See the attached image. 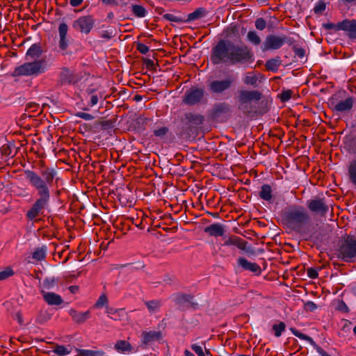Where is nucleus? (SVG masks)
<instances>
[{"instance_id":"obj_1","label":"nucleus","mask_w":356,"mask_h":356,"mask_svg":"<svg viewBox=\"0 0 356 356\" xmlns=\"http://www.w3.org/2000/svg\"><path fill=\"white\" fill-rule=\"evenodd\" d=\"M24 174L29 184L37 191L38 198L27 211L26 217L33 220L47 208L50 200L49 187L52 186L56 172L52 168H46L41 172L42 177L31 170H24Z\"/></svg>"},{"instance_id":"obj_2","label":"nucleus","mask_w":356,"mask_h":356,"mask_svg":"<svg viewBox=\"0 0 356 356\" xmlns=\"http://www.w3.org/2000/svg\"><path fill=\"white\" fill-rule=\"evenodd\" d=\"M253 60L254 54L247 45H238L229 40H220L211 51L213 65H244Z\"/></svg>"},{"instance_id":"obj_3","label":"nucleus","mask_w":356,"mask_h":356,"mask_svg":"<svg viewBox=\"0 0 356 356\" xmlns=\"http://www.w3.org/2000/svg\"><path fill=\"white\" fill-rule=\"evenodd\" d=\"M282 222L291 230L300 234L306 241L316 238L311 225V216L307 209L301 205L286 207L281 213Z\"/></svg>"},{"instance_id":"obj_4","label":"nucleus","mask_w":356,"mask_h":356,"mask_svg":"<svg viewBox=\"0 0 356 356\" xmlns=\"http://www.w3.org/2000/svg\"><path fill=\"white\" fill-rule=\"evenodd\" d=\"M44 51L40 43L33 44L27 50L25 58L26 60H33L32 62H26L17 67L13 75L14 76H38L45 72L46 61L44 59H38Z\"/></svg>"},{"instance_id":"obj_5","label":"nucleus","mask_w":356,"mask_h":356,"mask_svg":"<svg viewBox=\"0 0 356 356\" xmlns=\"http://www.w3.org/2000/svg\"><path fill=\"white\" fill-rule=\"evenodd\" d=\"M338 257L345 262H353L356 259V236L346 235L339 243Z\"/></svg>"},{"instance_id":"obj_6","label":"nucleus","mask_w":356,"mask_h":356,"mask_svg":"<svg viewBox=\"0 0 356 356\" xmlns=\"http://www.w3.org/2000/svg\"><path fill=\"white\" fill-rule=\"evenodd\" d=\"M296 40L284 34L275 35L269 34L266 35L264 41L261 44V50L263 52L268 51L277 50L280 49L284 44L292 45Z\"/></svg>"},{"instance_id":"obj_7","label":"nucleus","mask_w":356,"mask_h":356,"mask_svg":"<svg viewBox=\"0 0 356 356\" xmlns=\"http://www.w3.org/2000/svg\"><path fill=\"white\" fill-rule=\"evenodd\" d=\"M262 93L258 90H239L238 95V108L245 115L253 111L251 102H259L262 98Z\"/></svg>"},{"instance_id":"obj_8","label":"nucleus","mask_w":356,"mask_h":356,"mask_svg":"<svg viewBox=\"0 0 356 356\" xmlns=\"http://www.w3.org/2000/svg\"><path fill=\"white\" fill-rule=\"evenodd\" d=\"M305 205L313 215L321 218L326 216L330 208L325 197L319 196L307 200Z\"/></svg>"},{"instance_id":"obj_9","label":"nucleus","mask_w":356,"mask_h":356,"mask_svg":"<svg viewBox=\"0 0 356 356\" xmlns=\"http://www.w3.org/2000/svg\"><path fill=\"white\" fill-rule=\"evenodd\" d=\"M176 134L185 139L195 138L198 134V129L191 124L183 115L180 122L177 123L175 129Z\"/></svg>"},{"instance_id":"obj_10","label":"nucleus","mask_w":356,"mask_h":356,"mask_svg":"<svg viewBox=\"0 0 356 356\" xmlns=\"http://www.w3.org/2000/svg\"><path fill=\"white\" fill-rule=\"evenodd\" d=\"M231 106L226 102L215 104L211 112V118L218 122H225L230 117Z\"/></svg>"},{"instance_id":"obj_11","label":"nucleus","mask_w":356,"mask_h":356,"mask_svg":"<svg viewBox=\"0 0 356 356\" xmlns=\"http://www.w3.org/2000/svg\"><path fill=\"white\" fill-rule=\"evenodd\" d=\"M194 296L191 294L177 293L173 296V302L180 310L188 309H197L198 304L193 301Z\"/></svg>"},{"instance_id":"obj_12","label":"nucleus","mask_w":356,"mask_h":356,"mask_svg":"<svg viewBox=\"0 0 356 356\" xmlns=\"http://www.w3.org/2000/svg\"><path fill=\"white\" fill-rule=\"evenodd\" d=\"M81 79V76L76 72L70 70L67 67H63L58 74L57 86L74 85Z\"/></svg>"},{"instance_id":"obj_13","label":"nucleus","mask_w":356,"mask_h":356,"mask_svg":"<svg viewBox=\"0 0 356 356\" xmlns=\"http://www.w3.org/2000/svg\"><path fill=\"white\" fill-rule=\"evenodd\" d=\"M95 20L92 15H86L79 17L74 21L72 27L86 35L88 34L95 25Z\"/></svg>"},{"instance_id":"obj_14","label":"nucleus","mask_w":356,"mask_h":356,"mask_svg":"<svg viewBox=\"0 0 356 356\" xmlns=\"http://www.w3.org/2000/svg\"><path fill=\"white\" fill-rule=\"evenodd\" d=\"M204 95V89L191 87L186 91L183 97V102L190 106L197 104L201 102Z\"/></svg>"},{"instance_id":"obj_15","label":"nucleus","mask_w":356,"mask_h":356,"mask_svg":"<svg viewBox=\"0 0 356 356\" xmlns=\"http://www.w3.org/2000/svg\"><path fill=\"white\" fill-rule=\"evenodd\" d=\"M234 82V79L229 77L224 80H215L209 85V89L212 93H222L229 89Z\"/></svg>"},{"instance_id":"obj_16","label":"nucleus","mask_w":356,"mask_h":356,"mask_svg":"<svg viewBox=\"0 0 356 356\" xmlns=\"http://www.w3.org/2000/svg\"><path fill=\"white\" fill-rule=\"evenodd\" d=\"M142 346L146 347L154 341H159L163 339V333L161 330L143 331L141 333Z\"/></svg>"},{"instance_id":"obj_17","label":"nucleus","mask_w":356,"mask_h":356,"mask_svg":"<svg viewBox=\"0 0 356 356\" xmlns=\"http://www.w3.org/2000/svg\"><path fill=\"white\" fill-rule=\"evenodd\" d=\"M68 26L66 23H60L58 26L59 42L58 47L60 50L65 51L68 47L69 40L67 38Z\"/></svg>"},{"instance_id":"obj_18","label":"nucleus","mask_w":356,"mask_h":356,"mask_svg":"<svg viewBox=\"0 0 356 356\" xmlns=\"http://www.w3.org/2000/svg\"><path fill=\"white\" fill-rule=\"evenodd\" d=\"M237 262L238 266L244 270L254 273L257 275L261 273V268L257 263L250 262L244 257H239Z\"/></svg>"},{"instance_id":"obj_19","label":"nucleus","mask_w":356,"mask_h":356,"mask_svg":"<svg viewBox=\"0 0 356 356\" xmlns=\"http://www.w3.org/2000/svg\"><path fill=\"white\" fill-rule=\"evenodd\" d=\"M341 28L343 29V31L346 32L349 39H356V19H343V24H341Z\"/></svg>"},{"instance_id":"obj_20","label":"nucleus","mask_w":356,"mask_h":356,"mask_svg":"<svg viewBox=\"0 0 356 356\" xmlns=\"http://www.w3.org/2000/svg\"><path fill=\"white\" fill-rule=\"evenodd\" d=\"M354 102L355 98L353 97H349L343 101L337 102L334 105L333 109L335 111L340 113L350 111L353 107Z\"/></svg>"},{"instance_id":"obj_21","label":"nucleus","mask_w":356,"mask_h":356,"mask_svg":"<svg viewBox=\"0 0 356 356\" xmlns=\"http://www.w3.org/2000/svg\"><path fill=\"white\" fill-rule=\"evenodd\" d=\"M247 243L246 241L237 236L232 235L227 238H225L222 245L225 246L234 245L240 250H245Z\"/></svg>"},{"instance_id":"obj_22","label":"nucleus","mask_w":356,"mask_h":356,"mask_svg":"<svg viewBox=\"0 0 356 356\" xmlns=\"http://www.w3.org/2000/svg\"><path fill=\"white\" fill-rule=\"evenodd\" d=\"M69 314L71 316L73 321L77 324H82L88 321L90 317V311L85 312H79L74 309H71L69 311Z\"/></svg>"},{"instance_id":"obj_23","label":"nucleus","mask_w":356,"mask_h":356,"mask_svg":"<svg viewBox=\"0 0 356 356\" xmlns=\"http://www.w3.org/2000/svg\"><path fill=\"white\" fill-rule=\"evenodd\" d=\"M116 120L115 118L109 120H104L102 118L94 123L93 127L97 129L101 127L102 130L111 131L114 128Z\"/></svg>"},{"instance_id":"obj_24","label":"nucleus","mask_w":356,"mask_h":356,"mask_svg":"<svg viewBox=\"0 0 356 356\" xmlns=\"http://www.w3.org/2000/svg\"><path fill=\"white\" fill-rule=\"evenodd\" d=\"M184 116L186 118L188 122L195 126V128L197 129L198 127L202 125L204 122V117L200 114L188 112L184 113Z\"/></svg>"},{"instance_id":"obj_25","label":"nucleus","mask_w":356,"mask_h":356,"mask_svg":"<svg viewBox=\"0 0 356 356\" xmlns=\"http://www.w3.org/2000/svg\"><path fill=\"white\" fill-rule=\"evenodd\" d=\"M259 196L263 200L271 203L273 200V195L272 188L269 184H263L261 187V191L259 193Z\"/></svg>"},{"instance_id":"obj_26","label":"nucleus","mask_w":356,"mask_h":356,"mask_svg":"<svg viewBox=\"0 0 356 356\" xmlns=\"http://www.w3.org/2000/svg\"><path fill=\"white\" fill-rule=\"evenodd\" d=\"M204 232L213 236H222L225 233V229L222 225L213 223L206 227Z\"/></svg>"},{"instance_id":"obj_27","label":"nucleus","mask_w":356,"mask_h":356,"mask_svg":"<svg viewBox=\"0 0 356 356\" xmlns=\"http://www.w3.org/2000/svg\"><path fill=\"white\" fill-rule=\"evenodd\" d=\"M43 298L49 305H60L63 302L60 296L53 292L44 293L43 294Z\"/></svg>"},{"instance_id":"obj_28","label":"nucleus","mask_w":356,"mask_h":356,"mask_svg":"<svg viewBox=\"0 0 356 356\" xmlns=\"http://www.w3.org/2000/svg\"><path fill=\"white\" fill-rule=\"evenodd\" d=\"M160 124H163V122L161 121H158L152 131L154 136L162 140L166 137L168 134L170 132V129L168 127Z\"/></svg>"},{"instance_id":"obj_29","label":"nucleus","mask_w":356,"mask_h":356,"mask_svg":"<svg viewBox=\"0 0 356 356\" xmlns=\"http://www.w3.org/2000/svg\"><path fill=\"white\" fill-rule=\"evenodd\" d=\"M207 13L204 8H198L195 11L189 13L187 17H185V23L191 22L204 17Z\"/></svg>"},{"instance_id":"obj_30","label":"nucleus","mask_w":356,"mask_h":356,"mask_svg":"<svg viewBox=\"0 0 356 356\" xmlns=\"http://www.w3.org/2000/svg\"><path fill=\"white\" fill-rule=\"evenodd\" d=\"M148 312L151 314L159 312L163 303L161 300H151L144 302Z\"/></svg>"},{"instance_id":"obj_31","label":"nucleus","mask_w":356,"mask_h":356,"mask_svg":"<svg viewBox=\"0 0 356 356\" xmlns=\"http://www.w3.org/2000/svg\"><path fill=\"white\" fill-rule=\"evenodd\" d=\"M344 144L348 153L356 155V134L353 136H346Z\"/></svg>"},{"instance_id":"obj_32","label":"nucleus","mask_w":356,"mask_h":356,"mask_svg":"<svg viewBox=\"0 0 356 356\" xmlns=\"http://www.w3.org/2000/svg\"><path fill=\"white\" fill-rule=\"evenodd\" d=\"M281 64L282 60L280 57L277 56L274 58L268 60L265 64V67L268 71L277 72Z\"/></svg>"},{"instance_id":"obj_33","label":"nucleus","mask_w":356,"mask_h":356,"mask_svg":"<svg viewBox=\"0 0 356 356\" xmlns=\"http://www.w3.org/2000/svg\"><path fill=\"white\" fill-rule=\"evenodd\" d=\"M348 175L350 182L356 188V159L349 163Z\"/></svg>"},{"instance_id":"obj_34","label":"nucleus","mask_w":356,"mask_h":356,"mask_svg":"<svg viewBox=\"0 0 356 356\" xmlns=\"http://www.w3.org/2000/svg\"><path fill=\"white\" fill-rule=\"evenodd\" d=\"M115 349L118 352H131L132 350L131 344L125 340H118L114 346Z\"/></svg>"},{"instance_id":"obj_35","label":"nucleus","mask_w":356,"mask_h":356,"mask_svg":"<svg viewBox=\"0 0 356 356\" xmlns=\"http://www.w3.org/2000/svg\"><path fill=\"white\" fill-rule=\"evenodd\" d=\"M131 11L135 17L138 18L145 17L147 14L146 8L138 4H131Z\"/></svg>"},{"instance_id":"obj_36","label":"nucleus","mask_w":356,"mask_h":356,"mask_svg":"<svg viewBox=\"0 0 356 356\" xmlns=\"http://www.w3.org/2000/svg\"><path fill=\"white\" fill-rule=\"evenodd\" d=\"M77 356H104V352L102 350H92L75 348Z\"/></svg>"},{"instance_id":"obj_37","label":"nucleus","mask_w":356,"mask_h":356,"mask_svg":"<svg viewBox=\"0 0 356 356\" xmlns=\"http://www.w3.org/2000/svg\"><path fill=\"white\" fill-rule=\"evenodd\" d=\"M51 318V314L47 310L41 309L38 312L36 318L35 323L37 324L43 325Z\"/></svg>"},{"instance_id":"obj_38","label":"nucleus","mask_w":356,"mask_h":356,"mask_svg":"<svg viewBox=\"0 0 356 356\" xmlns=\"http://www.w3.org/2000/svg\"><path fill=\"white\" fill-rule=\"evenodd\" d=\"M247 40L253 45L258 46L261 44V40L259 35L254 31H250L247 34Z\"/></svg>"},{"instance_id":"obj_39","label":"nucleus","mask_w":356,"mask_h":356,"mask_svg":"<svg viewBox=\"0 0 356 356\" xmlns=\"http://www.w3.org/2000/svg\"><path fill=\"white\" fill-rule=\"evenodd\" d=\"M163 18L176 23H185V16L175 15L171 13H166L163 15Z\"/></svg>"},{"instance_id":"obj_40","label":"nucleus","mask_w":356,"mask_h":356,"mask_svg":"<svg viewBox=\"0 0 356 356\" xmlns=\"http://www.w3.org/2000/svg\"><path fill=\"white\" fill-rule=\"evenodd\" d=\"M47 248L46 246H42L41 248H38L35 250L33 252V258L36 259L37 261H42L46 257Z\"/></svg>"},{"instance_id":"obj_41","label":"nucleus","mask_w":356,"mask_h":356,"mask_svg":"<svg viewBox=\"0 0 356 356\" xmlns=\"http://www.w3.org/2000/svg\"><path fill=\"white\" fill-rule=\"evenodd\" d=\"M53 352L58 356H65L70 353L65 346L59 344H55V348Z\"/></svg>"},{"instance_id":"obj_42","label":"nucleus","mask_w":356,"mask_h":356,"mask_svg":"<svg viewBox=\"0 0 356 356\" xmlns=\"http://www.w3.org/2000/svg\"><path fill=\"white\" fill-rule=\"evenodd\" d=\"M326 9V3L325 0H319L314 8V12L316 15H321Z\"/></svg>"},{"instance_id":"obj_43","label":"nucleus","mask_w":356,"mask_h":356,"mask_svg":"<svg viewBox=\"0 0 356 356\" xmlns=\"http://www.w3.org/2000/svg\"><path fill=\"white\" fill-rule=\"evenodd\" d=\"M286 325L284 322L281 321L278 324H275L273 325V330L275 331V335L277 337L281 336L282 332L285 330Z\"/></svg>"},{"instance_id":"obj_44","label":"nucleus","mask_w":356,"mask_h":356,"mask_svg":"<svg viewBox=\"0 0 356 356\" xmlns=\"http://www.w3.org/2000/svg\"><path fill=\"white\" fill-rule=\"evenodd\" d=\"M342 24H343V20L337 24L325 23L323 24V27L327 30L334 29L335 31H343V29L341 28Z\"/></svg>"},{"instance_id":"obj_45","label":"nucleus","mask_w":356,"mask_h":356,"mask_svg":"<svg viewBox=\"0 0 356 356\" xmlns=\"http://www.w3.org/2000/svg\"><path fill=\"white\" fill-rule=\"evenodd\" d=\"M14 275V271L10 267H6L0 272V281L8 279Z\"/></svg>"},{"instance_id":"obj_46","label":"nucleus","mask_w":356,"mask_h":356,"mask_svg":"<svg viewBox=\"0 0 356 356\" xmlns=\"http://www.w3.org/2000/svg\"><path fill=\"white\" fill-rule=\"evenodd\" d=\"M292 94L293 91L291 90H284L279 95V97L282 102H286L291 99Z\"/></svg>"},{"instance_id":"obj_47","label":"nucleus","mask_w":356,"mask_h":356,"mask_svg":"<svg viewBox=\"0 0 356 356\" xmlns=\"http://www.w3.org/2000/svg\"><path fill=\"white\" fill-rule=\"evenodd\" d=\"M292 45H293L292 49L295 54V56H298L299 58H301V59L304 58L306 55L305 50L303 48L298 47V45H294V44H292Z\"/></svg>"},{"instance_id":"obj_48","label":"nucleus","mask_w":356,"mask_h":356,"mask_svg":"<svg viewBox=\"0 0 356 356\" xmlns=\"http://www.w3.org/2000/svg\"><path fill=\"white\" fill-rule=\"evenodd\" d=\"M266 21L263 17L257 18L255 21V27L259 31H263L266 28Z\"/></svg>"},{"instance_id":"obj_49","label":"nucleus","mask_w":356,"mask_h":356,"mask_svg":"<svg viewBox=\"0 0 356 356\" xmlns=\"http://www.w3.org/2000/svg\"><path fill=\"white\" fill-rule=\"evenodd\" d=\"M238 29L236 25L231 24L226 29V35L227 37L236 36L238 34Z\"/></svg>"},{"instance_id":"obj_50","label":"nucleus","mask_w":356,"mask_h":356,"mask_svg":"<svg viewBox=\"0 0 356 356\" xmlns=\"http://www.w3.org/2000/svg\"><path fill=\"white\" fill-rule=\"evenodd\" d=\"M336 309L343 313H348L350 312L348 307L343 300L338 301Z\"/></svg>"},{"instance_id":"obj_51","label":"nucleus","mask_w":356,"mask_h":356,"mask_svg":"<svg viewBox=\"0 0 356 356\" xmlns=\"http://www.w3.org/2000/svg\"><path fill=\"white\" fill-rule=\"evenodd\" d=\"M108 302V298L105 294H102L99 296L97 301L95 304V307L97 308H100L104 306Z\"/></svg>"},{"instance_id":"obj_52","label":"nucleus","mask_w":356,"mask_h":356,"mask_svg":"<svg viewBox=\"0 0 356 356\" xmlns=\"http://www.w3.org/2000/svg\"><path fill=\"white\" fill-rule=\"evenodd\" d=\"M39 109V104L34 103V102H30L26 104V111L29 113H37Z\"/></svg>"},{"instance_id":"obj_53","label":"nucleus","mask_w":356,"mask_h":356,"mask_svg":"<svg viewBox=\"0 0 356 356\" xmlns=\"http://www.w3.org/2000/svg\"><path fill=\"white\" fill-rule=\"evenodd\" d=\"M257 77L256 76H247L244 79V83L247 85L255 86L257 83Z\"/></svg>"},{"instance_id":"obj_54","label":"nucleus","mask_w":356,"mask_h":356,"mask_svg":"<svg viewBox=\"0 0 356 356\" xmlns=\"http://www.w3.org/2000/svg\"><path fill=\"white\" fill-rule=\"evenodd\" d=\"M136 49L142 54H146L149 50L147 45L140 42L137 43Z\"/></svg>"},{"instance_id":"obj_55","label":"nucleus","mask_w":356,"mask_h":356,"mask_svg":"<svg viewBox=\"0 0 356 356\" xmlns=\"http://www.w3.org/2000/svg\"><path fill=\"white\" fill-rule=\"evenodd\" d=\"M316 308L317 305L312 301H307L304 305V309L307 312H314Z\"/></svg>"},{"instance_id":"obj_56","label":"nucleus","mask_w":356,"mask_h":356,"mask_svg":"<svg viewBox=\"0 0 356 356\" xmlns=\"http://www.w3.org/2000/svg\"><path fill=\"white\" fill-rule=\"evenodd\" d=\"M307 275L311 279H316L318 276V270L314 268H309L307 270Z\"/></svg>"},{"instance_id":"obj_57","label":"nucleus","mask_w":356,"mask_h":356,"mask_svg":"<svg viewBox=\"0 0 356 356\" xmlns=\"http://www.w3.org/2000/svg\"><path fill=\"white\" fill-rule=\"evenodd\" d=\"M76 116L84 119L86 120H92L94 119V116L90 113L84 112H78L75 114Z\"/></svg>"},{"instance_id":"obj_58","label":"nucleus","mask_w":356,"mask_h":356,"mask_svg":"<svg viewBox=\"0 0 356 356\" xmlns=\"http://www.w3.org/2000/svg\"><path fill=\"white\" fill-rule=\"evenodd\" d=\"M191 348L198 356H206L201 346L197 344H193Z\"/></svg>"},{"instance_id":"obj_59","label":"nucleus","mask_w":356,"mask_h":356,"mask_svg":"<svg viewBox=\"0 0 356 356\" xmlns=\"http://www.w3.org/2000/svg\"><path fill=\"white\" fill-rule=\"evenodd\" d=\"M114 36H115V35L113 34V32L109 31L108 30L102 31L100 34V37L106 40H111Z\"/></svg>"},{"instance_id":"obj_60","label":"nucleus","mask_w":356,"mask_h":356,"mask_svg":"<svg viewBox=\"0 0 356 356\" xmlns=\"http://www.w3.org/2000/svg\"><path fill=\"white\" fill-rule=\"evenodd\" d=\"M268 102L267 101L262 100L261 102V108L259 110V113L264 114L268 111Z\"/></svg>"},{"instance_id":"obj_61","label":"nucleus","mask_w":356,"mask_h":356,"mask_svg":"<svg viewBox=\"0 0 356 356\" xmlns=\"http://www.w3.org/2000/svg\"><path fill=\"white\" fill-rule=\"evenodd\" d=\"M54 279H45L43 282V285L47 289H50L54 286Z\"/></svg>"},{"instance_id":"obj_62","label":"nucleus","mask_w":356,"mask_h":356,"mask_svg":"<svg viewBox=\"0 0 356 356\" xmlns=\"http://www.w3.org/2000/svg\"><path fill=\"white\" fill-rule=\"evenodd\" d=\"M143 63L146 65V67L148 69L153 68L154 67V63L152 60L149 58H145L143 60Z\"/></svg>"},{"instance_id":"obj_63","label":"nucleus","mask_w":356,"mask_h":356,"mask_svg":"<svg viewBox=\"0 0 356 356\" xmlns=\"http://www.w3.org/2000/svg\"><path fill=\"white\" fill-rule=\"evenodd\" d=\"M1 153L5 156H9L10 154V149L8 145H4L2 146Z\"/></svg>"},{"instance_id":"obj_64","label":"nucleus","mask_w":356,"mask_h":356,"mask_svg":"<svg viewBox=\"0 0 356 356\" xmlns=\"http://www.w3.org/2000/svg\"><path fill=\"white\" fill-rule=\"evenodd\" d=\"M15 318L17 319L18 323L20 325H22L24 324L22 314L21 311H18L17 312H16Z\"/></svg>"}]
</instances>
